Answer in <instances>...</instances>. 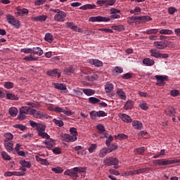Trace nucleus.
<instances>
[{
  "instance_id": "26",
  "label": "nucleus",
  "mask_w": 180,
  "mask_h": 180,
  "mask_svg": "<svg viewBox=\"0 0 180 180\" xmlns=\"http://www.w3.org/2000/svg\"><path fill=\"white\" fill-rule=\"evenodd\" d=\"M121 119L122 122H124L125 123H131V122H133L131 117L129 116L127 114H122Z\"/></svg>"
},
{
  "instance_id": "62",
  "label": "nucleus",
  "mask_w": 180,
  "mask_h": 180,
  "mask_svg": "<svg viewBox=\"0 0 180 180\" xmlns=\"http://www.w3.org/2000/svg\"><path fill=\"white\" fill-rule=\"evenodd\" d=\"M90 117L93 120H95V119H96V117H98V112H96V111L90 112Z\"/></svg>"
},
{
  "instance_id": "34",
  "label": "nucleus",
  "mask_w": 180,
  "mask_h": 180,
  "mask_svg": "<svg viewBox=\"0 0 180 180\" xmlns=\"http://www.w3.org/2000/svg\"><path fill=\"white\" fill-rule=\"evenodd\" d=\"M96 8V5L94 4H85L84 6H82L79 9H82V11H86L88 9H95Z\"/></svg>"
},
{
  "instance_id": "20",
  "label": "nucleus",
  "mask_w": 180,
  "mask_h": 180,
  "mask_svg": "<svg viewBox=\"0 0 180 180\" xmlns=\"http://www.w3.org/2000/svg\"><path fill=\"white\" fill-rule=\"evenodd\" d=\"M143 63L144 64V65H147V67H151L154 65V64H155V62L154 61V60H152L149 58H145L143 60Z\"/></svg>"
},
{
  "instance_id": "25",
  "label": "nucleus",
  "mask_w": 180,
  "mask_h": 180,
  "mask_svg": "<svg viewBox=\"0 0 180 180\" xmlns=\"http://www.w3.org/2000/svg\"><path fill=\"white\" fill-rule=\"evenodd\" d=\"M117 95H118V96L120 98V99H122V101H126L127 98L126 96V93L122 89H118L117 90Z\"/></svg>"
},
{
  "instance_id": "63",
  "label": "nucleus",
  "mask_w": 180,
  "mask_h": 180,
  "mask_svg": "<svg viewBox=\"0 0 180 180\" xmlns=\"http://www.w3.org/2000/svg\"><path fill=\"white\" fill-rule=\"evenodd\" d=\"M38 136H39L40 137H42V139H46V140H50V135H49L46 132H42V133H41V134H39Z\"/></svg>"
},
{
  "instance_id": "5",
  "label": "nucleus",
  "mask_w": 180,
  "mask_h": 180,
  "mask_svg": "<svg viewBox=\"0 0 180 180\" xmlns=\"http://www.w3.org/2000/svg\"><path fill=\"white\" fill-rule=\"evenodd\" d=\"M31 115L36 119H49V115L46 112L41 111H37L34 109L31 110Z\"/></svg>"
},
{
  "instance_id": "16",
  "label": "nucleus",
  "mask_w": 180,
  "mask_h": 180,
  "mask_svg": "<svg viewBox=\"0 0 180 180\" xmlns=\"http://www.w3.org/2000/svg\"><path fill=\"white\" fill-rule=\"evenodd\" d=\"M4 146L8 153H13V143L6 140L4 141Z\"/></svg>"
},
{
  "instance_id": "27",
  "label": "nucleus",
  "mask_w": 180,
  "mask_h": 180,
  "mask_svg": "<svg viewBox=\"0 0 180 180\" xmlns=\"http://www.w3.org/2000/svg\"><path fill=\"white\" fill-rule=\"evenodd\" d=\"M21 111V113H25V115H32V109L30 107L25 106L22 107L20 110Z\"/></svg>"
},
{
  "instance_id": "12",
  "label": "nucleus",
  "mask_w": 180,
  "mask_h": 180,
  "mask_svg": "<svg viewBox=\"0 0 180 180\" xmlns=\"http://www.w3.org/2000/svg\"><path fill=\"white\" fill-rule=\"evenodd\" d=\"M97 130H98L99 134H103L101 136H100L101 139L108 138V133H105L106 129L105 128V126L102 125L101 124H98L96 126Z\"/></svg>"
},
{
  "instance_id": "59",
  "label": "nucleus",
  "mask_w": 180,
  "mask_h": 180,
  "mask_svg": "<svg viewBox=\"0 0 180 180\" xmlns=\"http://www.w3.org/2000/svg\"><path fill=\"white\" fill-rule=\"evenodd\" d=\"M122 79H130V78H133V75L131 73H126L122 75Z\"/></svg>"
},
{
  "instance_id": "39",
  "label": "nucleus",
  "mask_w": 180,
  "mask_h": 180,
  "mask_svg": "<svg viewBox=\"0 0 180 180\" xmlns=\"http://www.w3.org/2000/svg\"><path fill=\"white\" fill-rule=\"evenodd\" d=\"M160 34H173L174 31L168 29H163L159 31Z\"/></svg>"
},
{
  "instance_id": "48",
  "label": "nucleus",
  "mask_w": 180,
  "mask_h": 180,
  "mask_svg": "<svg viewBox=\"0 0 180 180\" xmlns=\"http://www.w3.org/2000/svg\"><path fill=\"white\" fill-rule=\"evenodd\" d=\"M24 60H25V61H37L38 58L32 56V55H30V56H25Z\"/></svg>"
},
{
  "instance_id": "54",
  "label": "nucleus",
  "mask_w": 180,
  "mask_h": 180,
  "mask_svg": "<svg viewBox=\"0 0 180 180\" xmlns=\"http://www.w3.org/2000/svg\"><path fill=\"white\" fill-rule=\"evenodd\" d=\"M53 122L55 123V124H58L59 127H63L64 126V122H63V120L53 119Z\"/></svg>"
},
{
  "instance_id": "40",
  "label": "nucleus",
  "mask_w": 180,
  "mask_h": 180,
  "mask_svg": "<svg viewBox=\"0 0 180 180\" xmlns=\"http://www.w3.org/2000/svg\"><path fill=\"white\" fill-rule=\"evenodd\" d=\"M6 98H7V99H10L11 101H18V99H19V98H18V96H16L15 94H13L12 93H7Z\"/></svg>"
},
{
  "instance_id": "10",
  "label": "nucleus",
  "mask_w": 180,
  "mask_h": 180,
  "mask_svg": "<svg viewBox=\"0 0 180 180\" xmlns=\"http://www.w3.org/2000/svg\"><path fill=\"white\" fill-rule=\"evenodd\" d=\"M77 136H72L70 134H63L61 136V140H63V141H65L66 143H72L74 141H77Z\"/></svg>"
},
{
  "instance_id": "1",
  "label": "nucleus",
  "mask_w": 180,
  "mask_h": 180,
  "mask_svg": "<svg viewBox=\"0 0 180 180\" xmlns=\"http://www.w3.org/2000/svg\"><path fill=\"white\" fill-rule=\"evenodd\" d=\"M180 162V159L176 160H167V159H160L153 160V164L155 165H159V167H164L165 165H171L172 164H179Z\"/></svg>"
},
{
  "instance_id": "42",
  "label": "nucleus",
  "mask_w": 180,
  "mask_h": 180,
  "mask_svg": "<svg viewBox=\"0 0 180 180\" xmlns=\"http://www.w3.org/2000/svg\"><path fill=\"white\" fill-rule=\"evenodd\" d=\"M37 130L38 131V136L41 134V133H44V131H46V125L41 124L38 126Z\"/></svg>"
},
{
  "instance_id": "35",
  "label": "nucleus",
  "mask_w": 180,
  "mask_h": 180,
  "mask_svg": "<svg viewBox=\"0 0 180 180\" xmlns=\"http://www.w3.org/2000/svg\"><path fill=\"white\" fill-rule=\"evenodd\" d=\"M44 144L46 145L47 148H53L54 146V141L53 139H50L49 141H43Z\"/></svg>"
},
{
  "instance_id": "17",
  "label": "nucleus",
  "mask_w": 180,
  "mask_h": 180,
  "mask_svg": "<svg viewBox=\"0 0 180 180\" xmlns=\"http://www.w3.org/2000/svg\"><path fill=\"white\" fill-rule=\"evenodd\" d=\"M89 63L91 65H95V67H103V62L98 59H90Z\"/></svg>"
},
{
  "instance_id": "50",
  "label": "nucleus",
  "mask_w": 180,
  "mask_h": 180,
  "mask_svg": "<svg viewBox=\"0 0 180 180\" xmlns=\"http://www.w3.org/2000/svg\"><path fill=\"white\" fill-rule=\"evenodd\" d=\"M51 171H53V172H55V174H62L63 170L61 167H53L51 169Z\"/></svg>"
},
{
  "instance_id": "43",
  "label": "nucleus",
  "mask_w": 180,
  "mask_h": 180,
  "mask_svg": "<svg viewBox=\"0 0 180 180\" xmlns=\"http://www.w3.org/2000/svg\"><path fill=\"white\" fill-rule=\"evenodd\" d=\"M89 103H92L93 105H95L96 103H99L101 102V100L96 97H90L89 98Z\"/></svg>"
},
{
  "instance_id": "61",
  "label": "nucleus",
  "mask_w": 180,
  "mask_h": 180,
  "mask_svg": "<svg viewBox=\"0 0 180 180\" xmlns=\"http://www.w3.org/2000/svg\"><path fill=\"white\" fill-rule=\"evenodd\" d=\"M112 141H113V136H109L108 139L105 141V144L107 147H110V143H112Z\"/></svg>"
},
{
  "instance_id": "19",
  "label": "nucleus",
  "mask_w": 180,
  "mask_h": 180,
  "mask_svg": "<svg viewBox=\"0 0 180 180\" xmlns=\"http://www.w3.org/2000/svg\"><path fill=\"white\" fill-rule=\"evenodd\" d=\"M165 113H166L167 116H174L175 113H176V110L174 107H168L165 111Z\"/></svg>"
},
{
  "instance_id": "57",
  "label": "nucleus",
  "mask_w": 180,
  "mask_h": 180,
  "mask_svg": "<svg viewBox=\"0 0 180 180\" xmlns=\"http://www.w3.org/2000/svg\"><path fill=\"white\" fill-rule=\"evenodd\" d=\"M5 138L6 141L13 140V135L11 133L7 132L5 134Z\"/></svg>"
},
{
  "instance_id": "13",
  "label": "nucleus",
  "mask_w": 180,
  "mask_h": 180,
  "mask_svg": "<svg viewBox=\"0 0 180 180\" xmlns=\"http://www.w3.org/2000/svg\"><path fill=\"white\" fill-rule=\"evenodd\" d=\"M66 26L69 27V29H71L72 30H74V32H78L79 33H82V29L78 27V26L75 25L74 22H67L65 23Z\"/></svg>"
},
{
  "instance_id": "9",
  "label": "nucleus",
  "mask_w": 180,
  "mask_h": 180,
  "mask_svg": "<svg viewBox=\"0 0 180 180\" xmlns=\"http://www.w3.org/2000/svg\"><path fill=\"white\" fill-rule=\"evenodd\" d=\"M53 86L55 89L61 91L62 94H67V92H68V89H67V85H65V84L53 83Z\"/></svg>"
},
{
  "instance_id": "33",
  "label": "nucleus",
  "mask_w": 180,
  "mask_h": 180,
  "mask_svg": "<svg viewBox=\"0 0 180 180\" xmlns=\"http://www.w3.org/2000/svg\"><path fill=\"white\" fill-rule=\"evenodd\" d=\"M83 92L86 96H92V95H95V90L91 89H83Z\"/></svg>"
},
{
  "instance_id": "15",
  "label": "nucleus",
  "mask_w": 180,
  "mask_h": 180,
  "mask_svg": "<svg viewBox=\"0 0 180 180\" xmlns=\"http://www.w3.org/2000/svg\"><path fill=\"white\" fill-rule=\"evenodd\" d=\"M153 46L158 50H164V49L167 47V41H158L153 43Z\"/></svg>"
},
{
  "instance_id": "47",
  "label": "nucleus",
  "mask_w": 180,
  "mask_h": 180,
  "mask_svg": "<svg viewBox=\"0 0 180 180\" xmlns=\"http://www.w3.org/2000/svg\"><path fill=\"white\" fill-rule=\"evenodd\" d=\"M13 82H6L4 83V88H6V89H12V88H13Z\"/></svg>"
},
{
  "instance_id": "53",
  "label": "nucleus",
  "mask_w": 180,
  "mask_h": 180,
  "mask_svg": "<svg viewBox=\"0 0 180 180\" xmlns=\"http://www.w3.org/2000/svg\"><path fill=\"white\" fill-rule=\"evenodd\" d=\"M113 30H117L118 32H122V30H124V26L123 25H114L112 27Z\"/></svg>"
},
{
  "instance_id": "30",
  "label": "nucleus",
  "mask_w": 180,
  "mask_h": 180,
  "mask_svg": "<svg viewBox=\"0 0 180 180\" xmlns=\"http://www.w3.org/2000/svg\"><path fill=\"white\" fill-rule=\"evenodd\" d=\"M1 156L3 158V160H4V161H11V160H12L11 155H9L8 153L4 150L1 152Z\"/></svg>"
},
{
  "instance_id": "44",
  "label": "nucleus",
  "mask_w": 180,
  "mask_h": 180,
  "mask_svg": "<svg viewBox=\"0 0 180 180\" xmlns=\"http://www.w3.org/2000/svg\"><path fill=\"white\" fill-rule=\"evenodd\" d=\"M115 139L117 140H126L127 139H129V136L124 134H118L115 136Z\"/></svg>"
},
{
  "instance_id": "41",
  "label": "nucleus",
  "mask_w": 180,
  "mask_h": 180,
  "mask_svg": "<svg viewBox=\"0 0 180 180\" xmlns=\"http://www.w3.org/2000/svg\"><path fill=\"white\" fill-rule=\"evenodd\" d=\"M124 108L125 109V110L133 109V102L131 101H127L124 106Z\"/></svg>"
},
{
  "instance_id": "28",
  "label": "nucleus",
  "mask_w": 180,
  "mask_h": 180,
  "mask_svg": "<svg viewBox=\"0 0 180 180\" xmlns=\"http://www.w3.org/2000/svg\"><path fill=\"white\" fill-rule=\"evenodd\" d=\"M44 40L48 43H51L52 41H54V36H53L51 33H46L44 37Z\"/></svg>"
},
{
  "instance_id": "36",
  "label": "nucleus",
  "mask_w": 180,
  "mask_h": 180,
  "mask_svg": "<svg viewBox=\"0 0 180 180\" xmlns=\"http://www.w3.org/2000/svg\"><path fill=\"white\" fill-rule=\"evenodd\" d=\"M75 69L74 68H72V66H70L69 68H65L64 69V74H65L66 75H72V73L74 72Z\"/></svg>"
},
{
  "instance_id": "14",
  "label": "nucleus",
  "mask_w": 180,
  "mask_h": 180,
  "mask_svg": "<svg viewBox=\"0 0 180 180\" xmlns=\"http://www.w3.org/2000/svg\"><path fill=\"white\" fill-rule=\"evenodd\" d=\"M110 18L111 19H120V15L117 13H120V10L112 8L110 10Z\"/></svg>"
},
{
  "instance_id": "51",
  "label": "nucleus",
  "mask_w": 180,
  "mask_h": 180,
  "mask_svg": "<svg viewBox=\"0 0 180 180\" xmlns=\"http://www.w3.org/2000/svg\"><path fill=\"white\" fill-rule=\"evenodd\" d=\"M70 132L72 135V137H77L78 136V132H77V129L75 127H71L70 129Z\"/></svg>"
},
{
  "instance_id": "11",
  "label": "nucleus",
  "mask_w": 180,
  "mask_h": 180,
  "mask_svg": "<svg viewBox=\"0 0 180 180\" xmlns=\"http://www.w3.org/2000/svg\"><path fill=\"white\" fill-rule=\"evenodd\" d=\"M46 74L49 77H57L58 78H60L61 77V70H60V69H53L48 70Z\"/></svg>"
},
{
  "instance_id": "7",
  "label": "nucleus",
  "mask_w": 180,
  "mask_h": 180,
  "mask_svg": "<svg viewBox=\"0 0 180 180\" xmlns=\"http://www.w3.org/2000/svg\"><path fill=\"white\" fill-rule=\"evenodd\" d=\"M151 57H155V58H168L169 55L167 53H160L157 51L156 49H151L150 51Z\"/></svg>"
},
{
  "instance_id": "23",
  "label": "nucleus",
  "mask_w": 180,
  "mask_h": 180,
  "mask_svg": "<svg viewBox=\"0 0 180 180\" xmlns=\"http://www.w3.org/2000/svg\"><path fill=\"white\" fill-rule=\"evenodd\" d=\"M29 13V10L26 8H19L18 12L15 13L16 16H25Z\"/></svg>"
},
{
  "instance_id": "58",
  "label": "nucleus",
  "mask_w": 180,
  "mask_h": 180,
  "mask_svg": "<svg viewBox=\"0 0 180 180\" xmlns=\"http://www.w3.org/2000/svg\"><path fill=\"white\" fill-rule=\"evenodd\" d=\"M98 146H96V144L93 143L91 144L89 147V153H94L95 150H96V148Z\"/></svg>"
},
{
  "instance_id": "24",
  "label": "nucleus",
  "mask_w": 180,
  "mask_h": 180,
  "mask_svg": "<svg viewBox=\"0 0 180 180\" xmlns=\"http://www.w3.org/2000/svg\"><path fill=\"white\" fill-rule=\"evenodd\" d=\"M132 126L136 130H141V129H143V123L140 121H134L132 122Z\"/></svg>"
},
{
  "instance_id": "29",
  "label": "nucleus",
  "mask_w": 180,
  "mask_h": 180,
  "mask_svg": "<svg viewBox=\"0 0 180 180\" xmlns=\"http://www.w3.org/2000/svg\"><path fill=\"white\" fill-rule=\"evenodd\" d=\"M19 164L21 167H25V168H32V163L29 161L25 160H20Z\"/></svg>"
},
{
  "instance_id": "6",
  "label": "nucleus",
  "mask_w": 180,
  "mask_h": 180,
  "mask_svg": "<svg viewBox=\"0 0 180 180\" xmlns=\"http://www.w3.org/2000/svg\"><path fill=\"white\" fill-rule=\"evenodd\" d=\"M155 78L157 81L156 85L158 86H164L165 85V81H168V76L167 75H155Z\"/></svg>"
},
{
  "instance_id": "37",
  "label": "nucleus",
  "mask_w": 180,
  "mask_h": 180,
  "mask_svg": "<svg viewBox=\"0 0 180 180\" xmlns=\"http://www.w3.org/2000/svg\"><path fill=\"white\" fill-rule=\"evenodd\" d=\"M139 108H141L142 110H148V104L144 101H140Z\"/></svg>"
},
{
  "instance_id": "64",
  "label": "nucleus",
  "mask_w": 180,
  "mask_h": 180,
  "mask_svg": "<svg viewBox=\"0 0 180 180\" xmlns=\"http://www.w3.org/2000/svg\"><path fill=\"white\" fill-rule=\"evenodd\" d=\"M14 127H15V129H20V130H22V131L26 129V127H25V126L22 125V124H15V125H14Z\"/></svg>"
},
{
  "instance_id": "32",
  "label": "nucleus",
  "mask_w": 180,
  "mask_h": 180,
  "mask_svg": "<svg viewBox=\"0 0 180 180\" xmlns=\"http://www.w3.org/2000/svg\"><path fill=\"white\" fill-rule=\"evenodd\" d=\"M32 53L36 54L37 56H43V51L40 47H33L32 48Z\"/></svg>"
},
{
  "instance_id": "22",
  "label": "nucleus",
  "mask_w": 180,
  "mask_h": 180,
  "mask_svg": "<svg viewBox=\"0 0 180 180\" xmlns=\"http://www.w3.org/2000/svg\"><path fill=\"white\" fill-rule=\"evenodd\" d=\"M105 90L106 94L112 95V91H113V84L110 82H107V84L105 85Z\"/></svg>"
},
{
  "instance_id": "31",
  "label": "nucleus",
  "mask_w": 180,
  "mask_h": 180,
  "mask_svg": "<svg viewBox=\"0 0 180 180\" xmlns=\"http://www.w3.org/2000/svg\"><path fill=\"white\" fill-rule=\"evenodd\" d=\"M8 113L11 117H16V115H18V108L15 107H11L8 110Z\"/></svg>"
},
{
  "instance_id": "21",
  "label": "nucleus",
  "mask_w": 180,
  "mask_h": 180,
  "mask_svg": "<svg viewBox=\"0 0 180 180\" xmlns=\"http://www.w3.org/2000/svg\"><path fill=\"white\" fill-rule=\"evenodd\" d=\"M32 20L34 22H46L47 20V15H42L39 16L32 17Z\"/></svg>"
},
{
  "instance_id": "8",
  "label": "nucleus",
  "mask_w": 180,
  "mask_h": 180,
  "mask_svg": "<svg viewBox=\"0 0 180 180\" xmlns=\"http://www.w3.org/2000/svg\"><path fill=\"white\" fill-rule=\"evenodd\" d=\"M89 22H110V18L98 15L95 17H91L90 18H89Z\"/></svg>"
},
{
  "instance_id": "4",
  "label": "nucleus",
  "mask_w": 180,
  "mask_h": 180,
  "mask_svg": "<svg viewBox=\"0 0 180 180\" xmlns=\"http://www.w3.org/2000/svg\"><path fill=\"white\" fill-rule=\"evenodd\" d=\"M6 19L8 20V23L12 26H14L15 29H19L20 27V22L18 19L13 18V15L8 14L6 15Z\"/></svg>"
},
{
  "instance_id": "60",
  "label": "nucleus",
  "mask_w": 180,
  "mask_h": 180,
  "mask_svg": "<svg viewBox=\"0 0 180 180\" xmlns=\"http://www.w3.org/2000/svg\"><path fill=\"white\" fill-rule=\"evenodd\" d=\"M105 116H108L105 111L100 110L97 112V117H105Z\"/></svg>"
},
{
  "instance_id": "52",
  "label": "nucleus",
  "mask_w": 180,
  "mask_h": 180,
  "mask_svg": "<svg viewBox=\"0 0 180 180\" xmlns=\"http://www.w3.org/2000/svg\"><path fill=\"white\" fill-rule=\"evenodd\" d=\"M116 4V0H105V6H113Z\"/></svg>"
},
{
  "instance_id": "45",
  "label": "nucleus",
  "mask_w": 180,
  "mask_h": 180,
  "mask_svg": "<svg viewBox=\"0 0 180 180\" xmlns=\"http://www.w3.org/2000/svg\"><path fill=\"white\" fill-rule=\"evenodd\" d=\"M158 32V29H150L143 32V33H146V34H157Z\"/></svg>"
},
{
  "instance_id": "56",
  "label": "nucleus",
  "mask_w": 180,
  "mask_h": 180,
  "mask_svg": "<svg viewBox=\"0 0 180 180\" xmlns=\"http://www.w3.org/2000/svg\"><path fill=\"white\" fill-rule=\"evenodd\" d=\"M112 160H110V158L104 159L103 164L104 165H106L107 167L112 166Z\"/></svg>"
},
{
  "instance_id": "46",
  "label": "nucleus",
  "mask_w": 180,
  "mask_h": 180,
  "mask_svg": "<svg viewBox=\"0 0 180 180\" xmlns=\"http://www.w3.org/2000/svg\"><path fill=\"white\" fill-rule=\"evenodd\" d=\"M139 20H142V22H144V23H146V22H150V20H153V18H151V17L150 16L143 15L141 17L140 16Z\"/></svg>"
},
{
  "instance_id": "18",
  "label": "nucleus",
  "mask_w": 180,
  "mask_h": 180,
  "mask_svg": "<svg viewBox=\"0 0 180 180\" xmlns=\"http://www.w3.org/2000/svg\"><path fill=\"white\" fill-rule=\"evenodd\" d=\"M109 153H112V150H109L108 148H103L98 153V157L103 158V157H106V155L109 154Z\"/></svg>"
},
{
  "instance_id": "55",
  "label": "nucleus",
  "mask_w": 180,
  "mask_h": 180,
  "mask_svg": "<svg viewBox=\"0 0 180 180\" xmlns=\"http://www.w3.org/2000/svg\"><path fill=\"white\" fill-rule=\"evenodd\" d=\"M114 72H116L117 74H122L123 73V68L117 66L114 68Z\"/></svg>"
},
{
  "instance_id": "3",
  "label": "nucleus",
  "mask_w": 180,
  "mask_h": 180,
  "mask_svg": "<svg viewBox=\"0 0 180 180\" xmlns=\"http://www.w3.org/2000/svg\"><path fill=\"white\" fill-rule=\"evenodd\" d=\"M51 11L55 12V13H56L54 15V20L56 22H64V19H65V17L67 16V13H65V12L60 9H54V8H51Z\"/></svg>"
},
{
  "instance_id": "2",
  "label": "nucleus",
  "mask_w": 180,
  "mask_h": 180,
  "mask_svg": "<svg viewBox=\"0 0 180 180\" xmlns=\"http://www.w3.org/2000/svg\"><path fill=\"white\" fill-rule=\"evenodd\" d=\"M85 171L82 167H74L70 169H67L64 172V175L71 176L72 179H77L78 178V172H84Z\"/></svg>"
},
{
  "instance_id": "49",
  "label": "nucleus",
  "mask_w": 180,
  "mask_h": 180,
  "mask_svg": "<svg viewBox=\"0 0 180 180\" xmlns=\"http://www.w3.org/2000/svg\"><path fill=\"white\" fill-rule=\"evenodd\" d=\"M135 151H136V153H137V154H139V155H141L144 154V151H146V148L142 146V147L135 149Z\"/></svg>"
},
{
  "instance_id": "38",
  "label": "nucleus",
  "mask_w": 180,
  "mask_h": 180,
  "mask_svg": "<svg viewBox=\"0 0 180 180\" xmlns=\"http://www.w3.org/2000/svg\"><path fill=\"white\" fill-rule=\"evenodd\" d=\"M110 160L111 165H114V168H115V169H117V168H119V167H117V164H119V159L116 158H110Z\"/></svg>"
}]
</instances>
